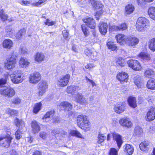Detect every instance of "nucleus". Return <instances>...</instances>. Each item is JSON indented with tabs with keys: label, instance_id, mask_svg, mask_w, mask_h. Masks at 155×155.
<instances>
[{
	"label": "nucleus",
	"instance_id": "obj_33",
	"mask_svg": "<svg viewBox=\"0 0 155 155\" xmlns=\"http://www.w3.org/2000/svg\"><path fill=\"white\" fill-rule=\"evenodd\" d=\"M117 43H121L122 42H125V40L127 38L124 35L121 34L118 35L116 36Z\"/></svg>",
	"mask_w": 155,
	"mask_h": 155
},
{
	"label": "nucleus",
	"instance_id": "obj_38",
	"mask_svg": "<svg viewBox=\"0 0 155 155\" xmlns=\"http://www.w3.org/2000/svg\"><path fill=\"white\" fill-rule=\"evenodd\" d=\"M70 134L73 136H74L81 139H84V137L79 132L76 130H71Z\"/></svg>",
	"mask_w": 155,
	"mask_h": 155
},
{
	"label": "nucleus",
	"instance_id": "obj_64",
	"mask_svg": "<svg viewBox=\"0 0 155 155\" xmlns=\"http://www.w3.org/2000/svg\"><path fill=\"white\" fill-rule=\"evenodd\" d=\"M9 154L10 155H17V152L15 150H12L10 151Z\"/></svg>",
	"mask_w": 155,
	"mask_h": 155
},
{
	"label": "nucleus",
	"instance_id": "obj_16",
	"mask_svg": "<svg viewBox=\"0 0 155 155\" xmlns=\"http://www.w3.org/2000/svg\"><path fill=\"white\" fill-rule=\"evenodd\" d=\"M127 26L125 23H122L119 26L113 25L109 27V30L112 31H123L127 29Z\"/></svg>",
	"mask_w": 155,
	"mask_h": 155
},
{
	"label": "nucleus",
	"instance_id": "obj_25",
	"mask_svg": "<svg viewBox=\"0 0 155 155\" xmlns=\"http://www.w3.org/2000/svg\"><path fill=\"white\" fill-rule=\"evenodd\" d=\"M32 130L34 133L38 132L40 130V127L38 122L35 120L33 121L31 124Z\"/></svg>",
	"mask_w": 155,
	"mask_h": 155
},
{
	"label": "nucleus",
	"instance_id": "obj_28",
	"mask_svg": "<svg viewBox=\"0 0 155 155\" xmlns=\"http://www.w3.org/2000/svg\"><path fill=\"white\" fill-rule=\"evenodd\" d=\"M3 46L5 48L11 49L13 46V42L10 39H5L3 42Z\"/></svg>",
	"mask_w": 155,
	"mask_h": 155
},
{
	"label": "nucleus",
	"instance_id": "obj_52",
	"mask_svg": "<svg viewBox=\"0 0 155 155\" xmlns=\"http://www.w3.org/2000/svg\"><path fill=\"white\" fill-rule=\"evenodd\" d=\"M118 150L114 148H111L110 149L109 155H117Z\"/></svg>",
	"mask_w": 155,
	"mask_h": 155
},
{
	"label": "nucleus",
	"instance_id": "obj_51",
	"mask_svg": "<svg viewBox=\"0 0 155 155\" xmlns=\"http://www.w3.org/2000/svg\"><path fill=\"white\" fill-rule=\"evenodd\" d=\"M47 0H39L38 2L32 3L31 5L33 6L40 7L41 4L45 2Z\"/></svg>",
	"mask_w": 155,
	"mask_h": 155
},
{
	"label": "nucleus",
	"instance_id": "obj_50",
	"mask_svg": "<svg viewBox=\"0 0 155 155\" xmlns=\"http://www.w3.org/2000/svg\"><path fill=\"white\" fill-rule=\"evenodd\" d=\"M134 132L136 135H140L143 133L142 129L139 126H136L135 127Z\"/></svg>",
	"mask_w": 155,
	"mask_h": 155
},
{
	"label": "nucleus",
	"instance_id": "obj_56",
	"mask_svg": "<svg viewBox=\"0 0 155 155\" xmlns=\"http://www.w3.org/2000/svg\"><path fill=\"white\" fill-rule=\"evenodd\" d=\"M20 51L22 54H25L27 53L28 50L25 46H21L20 48Z\"/></svg>",
	"mask_w": 155,
	"mask_h": 155
},
{
	"label": "nucleus",
	"instance_id": "obj_1",
	"mask_svg": "<svg viewBox=\"0 0 155 155\" xmlns=\"http://www.w3.org/2000/svg\"><path fill=\"white\" fill-rule=\"evenodd\" d=\"M78 125L82 129L88 130L90 127V123L86 116L83 115H78L77 118Z\"/></svg>",
	"mask_w": 155,
	"mask_h": 155
},
{
	"label": "nucleus",
	"instance_id": "obj_63",
	"mask_svg": "<svg viewBox=\"0 0 155 155\" xmlns=\"http://www.w3.org/2000/svg\"><path fill=\"white\" fill-rule=\"evenodd\" d=\"M96 53L95 52H92V53L90 54L89 55V56H88V57L91 59H94V57L95 56L94 54L96 55Z\"/></svg>",
	"mask_w": 155,
	"mask_h": 155
},
{
	"label": "nucleus",
	"instance_id": "obj_14",
	"mask_svg": "<svg viewBox=\"0 0 155 155\" xmlns=\"http://www.w3.org/2000/svg\"><path fill=\"white\" fill-rule=\"evenodd\" d=\"M119 123L122 126L128 128H130L132 126V124L130 120L127 118H123L119 120Z\"/></svg>",
	"mask_w": 155,
	"mask_h": 155
},
{
	"label": "nucleus",
	"instance_id": "obj_18",
	"mask_svg": "<svg viewBox=\"0 0 155 155\" xmlns=\"http://www.w3.org/2000/svg\"><path fill=\"white\" fill-rule=\"evenodd\" d=\"M100 32L103 35H105L107 32L108 25L106 23L101 22L98 25Z\"/></svg>",
	"mask_w": 155,
	"mask_h": 155
},
{
	"label": "nucleus",
	"instance_id": "obj_7",
	"mask_svg": "<svg viewBox=\"0 0 155 155\" xmlns=\"http://www.w3.org/2000/svg\"><path fill=\"white\" fill-rule=\"evenodd\" d=\"M38 96L40 97L42 96L46 92L48 87V85L45 81H42L38 84Z\"/></svg>",
	"mask_w": 155,
	"mask_h": 155
},
{
	"label": "nucleus",
	"instance_id": "obj_46",
	"mask_svg": "<svg viewBox=\"0 0 155 155\" xmlns=\"http://www.w3.org/2000/svg\"><path fill=\"white\" fill-rule=\"evenodd\" d=\"M138 56L141 58L147 61L149 60L150 59L149 55L144 53H141L139 54Z\"/></svg>",
	"mask_w": 155,
	"mask_h": 155
},
{
	"label": "nucleus",
	"instance_id": "obj_40",
	"mask_svg": "<svg viewBox=\"0 0 155 155\" xmlns=\"http://www.w3.org/2000/svg\"><path fill=\"white\" fill-rule=\"evenodd\" d=\"M107 46L109 49L112 51L117 50V47L114 43L111 41H108L107 43Z\"/></svg>",
	"mask_w": 155,
	"mask_h": 155
},
{
	"label": "nucleus",
	"instance_id": "obj_10",
	"mask_svg": "<svg viewBox=\"0 0 155 155\" xmlns=\"http://www.w3.org/2000/svg\"><path fill=\"white\" fill-rule=\"evenodd\" d=\"M138 38L133 36L127 37L125 40V43L128 45L134 47L139 43Z\"/></svg>",
	"mask_w": 155,
	"mask_h": 155
},
{
	"label": "nucleus",
	"instance_id": "obj_35",
	"mask_svg": "<svg viewBox=\"0 0 155 155\" xmlns=\"http://www.w3.org/2000/svg\"><path fill=\"white\" fill-rule=\"evenodd\" d=\"M125 152L129 155H131L134 152V148L133 147L128 144L125 145Z\"/></svg>",
	"mask_w": 155,
	"mask_h": 155
},
{
	"label": "nucleus",
	"instance_id": "obj_11",
	"mask_svg": "<svg viewBox=\"0 0 155 155\" xmlns=\"http://www.w3.org/2000/svg\"><path fill=\"white\" fill-rule=\"evenodd\" d=\"M126 109L125 103L123 102L118 103L114 105V110L117 113L120 114L124 111Z\"/></svg>",
	"mask_w": 155,
	"mask_h": 155
},
{
	"label": "nucleus",
	"instance_id": "obj_3",
	"mask_svg": "<svg viewBox=\"0 0 155 155\" xmlns=\"http://www.w3.org/2000/svg\"><path fill=\"white\" fill-rule=\"evenodd\" d=\"M16 55L12 53L11 57L7 59V61L5 64V68L10 70L14 68L17 63L16 59Z\"/></svg>",
	"mask_w": 155,
	"mask_h": 155
},
{
	"label": "nucleus",
	"instance_id": "obj_53",
	"mask_svg": "<svg viewBox=\"0 0 155 155\" xmlns=\"http://www.w3.org/2000/svg\"><path fill=\"white\" fill-rule=\"evenodd\" d=\"M81 28L82 31L84 35L86 36L88 35L89 32L87 28L85 25H82L81 26Z\"/></svg>",
	"mask_w": 155,
	"mask_h": 155
},
{
	"label": "nucleus",
	"instance_id": "obj_47",
	"mask_svg": "<svg viewBox=\"0 0 155 155\" xmlns=\"http://www.w3.org/2000/svg\"><path fill=\"white\" fill-rule=\"evenodd\" d=\"M42 104L41 102H39L35 105L33 109V112L35 113H37L41 109Z\"/></svg>",
	"mask_w": 155,
	"mask_h": 155
},
{
	"label": "nucleus",
	"instance_id": "obj_43",
	"mask_svg": "<svg viewBox=\"0 0 155 155\" xmlns=\"http://www.w3.org/2000/svg\"><path fill=\"white\" fill-rule=\"evenodd\" d=\"M148 20L145 17H140L138 18L137 23L143 24H148Z\"/></svg>",
	"mask_w": 155,
	"mask_h": 155
},
{
	"label": "nucleus",
	"instance_id": "obj_57",
	"mask_svg": "<svg viewBox=\"0 0 155 155\" xmlns=\"http://www.w3.org/2000/svg\"><path fill=\"white\" fill-rule=\"evenodd\" d=\"M56 22L54 21H51L50 20L47 19L46 21L45 22L46 25L48 26H51L54 25Z\"/></svg>",
	"mask_w": 155,
	"mask_h": 155
},
{
	"label": "nucleus",
	"instance_id": "obj_5",
	"mask_svg": "<svg viewBox=\"0 0 155 155\" xmlns=\"http://www.w3.org/2000/svg\"><path fill=\"white\" fill-rule=\"evenodd\" d=\"M10 134V133L8 132L7 135L5 136L0 137V145L1 146L6 148L10 146L11 140L12 139V137L9 135Z\"/></svg>",
	"mask_w": 155,
	"mask_h": 155
},
{
	"label": "nucleus",
	"instance_id": "obj_32",
	"mask_svg": "<svg viewBox=\"0 0 155 155\" xmlns=\"http://www.w3.org/2000/svg\"><path fill=\"white\" fill-rule=\"evenodd\" d=\"M14 122L16 126L18 127L19 129H21L23 127H25V123L24 121L18 119L17 117L15 118Z\"/></svg>",
	"mask_w": 155,
	"mask_h": 155
},
{
	"label": "nucleus",
	"instance_id": "obj_54",
	"mask_svg": "<svg viewBox=\"0 0 155 155\" xmlns=\"http://www.w3.org/2000/svg\"><path fill=\"white\" fill-rule=\"evenodd\" d=\"M21 100L18 97L14 98L12 101V103L15 104H18L21 102Z\"/></svg>",
	"mask_w": 155,
	"mask_h": 155
},
{
	"label": "nucleus",
	"instance_id": "obj_22",
	"mask_svg": "<svg viewBox=\"0 0 155 155\" xmlns=\"http://www.w3.org/2000/svg\"><path fill=\"white\" fill-rule=\"evenodd\" d=\"M54 114V111L53 110L48 112L43 117V121L48 122L51 120Z\"/></svg>",
	"mask_w": 155,
	"mask_h": 155
},
{
	"label": "nucleus",
	"instance_id": "obj_24",
	"mask_svg": "<svg viewBox=\"0 0 155 155\" xmlns=\"http://www.w3.org/2000/svg\"><path fill=\"white\" fill-rule=\"evenodd\" d=\"M59 106L62 107L64 110L69 111L72 108V105L67 101L61 102L59 104Z\"/></svg>",
	"mask_w": 155,
	"mask_h": 155
},
{
	"label": "nucleus",
	"instance_id": "obj_2",
	"mask_svg": "<svg viewBox=\"0 0 155 155\" xmlns=\"http://www.w3.org/2000/svg\"><path fill=\"white\" fill-rule=\"evenodd\" d=\"M22 71L20 70L14 71L10 75L11 79L14 83L17 84L22 82L23 79L22 77Z\"/></svg>",
	"mask_w": 155,
	"mask_h": 155
},
{
	"label": "nucleus",
	"instance_id": "obj_21",
	"mask_svg": "<svg viewBox=\"0 0 155 155\" xmlns=\"http://www.w3.org/2000/svg\"><path fill=\"white\" fill-rule=\"evenodd\" d=\"M117 78L120 82L124 81L127 82V81L128 76L127 73L122 72L117 74Z\"/></svg>",
	"mask_w": 155,
	"mask_h": 155
},
{
	"label": "nucleus",
	"instance_id": "obj_55",
	"mask_svg": "<svg viewBox=\"0 0 155 155\" xmlns=\"http://www.w3.org/2000/svg\"><path fill=\"white\" fill-rule=\"evenodd\" d=\"M16 138L17 139H20L22 137V133L19 130H17L15 133Z\"/></svg>",
	"mask_w": 155,
	"mask_h": 155
},
{
	"label": "nucleus",
	"instance_id": "obj_6",
	"mask_svg": "<svg viewBox=\"0 0 155 155\" xmlns=\"http://www.w3.org/2000/svg\"><path fill=\"white\" fill-rule=\"evenodd\" d=\"M70 77L69 74H66L62 77H60L58 80V85L61 87L66 86L69 82Z\"/></svg>",
	"mask_w": 155,
	"mask_h": 155
},
{
	"label": "nucleus",
	"instance_id": "obj_41",
	"mask_svg": "<svg viewBox=\"0 0 155 155\" xmlns=\"http://www.w3.org/2000/svg\"><path fill=\"white\" fill-rule=\"evenodd\" d=\"M5 111L6 113L7 114H8L11 116L12 115L16 116L17 115L18 112L17 110L14 109H11L9 108H6Z\"/></svg>",
	"mask_w": 155,
	"mask_h": 155
},
{
	"label": "nucleus",
	"instance_id": "obj_37",
	"mask_svg": "<svg viewBox=\"0 0 155 155\" xmlns=\"http://www.w3.org/2000/svg\"><path fill=\"white\" fill-rule=\"evenodd\" d=\"M147 86L149 89H155V79H150L147 82Z\"/></svg>",
	"mask_w": 155,
	"mask_h": 155
},
{
	"label": "nucleus",
	"instance_id": "obj_45",
	"mask_svg": "<svg viewBox=\"0 0 155 155\" xmlns=\"http://www.w3.org/2000/svg\"><path fill=\"white\" fill-rule=\"evenodd\" d=\"M106 138V136L103 134H99L97 138V142L98 143H101L105 140Z\"/></svg>",
	"mask_w": 155,
	"mask_h": 155
},
{
	"label": "nucleus",
	"instance_id": "obj_8",
	"mask_svg": "<svg viewBox=\"0 0 155 155\" xmlns=\"http://www.w3.org/2000/svg\"><path fill=\"white\" fill-rule=\"evenodd\" d=\"M127 63L129 66L134 70L140 71L142 69L139 62L136 60H130L127 61Z\"/></svg>",
	"mask_w": 155,
	"mask_h": 155
},
{
	"label": "nucleus",
	"instance_id": "obj_59",
	"mask_svg": "<svg viewBox=\"0 0 155 155\" xmlns=\"http://www.w3.org/2000/svg\"><path fill=\"white\" fill-rule=\"evenodd\" d=\"M103 13V11L101 9L96 12L95 14V16L97 20H98L99 19L98 17H99V16L101 15Z\"/></svg>",
	"mask_w": 155,
	"mask_h": 155
},
{
	"label": "nucleus",
	"instance_id": "obj_20",
	"mask_svg": "<svg viewBox=\"0 0 155 155\" xmlns=\"http://www.w3.org/2000/svg\"><path fill=\"white\" fill-rule=\"evenodd\" d=\"M80 90L81 88L79 86L72 85L67 87V92L68 94H74L75 93Z\"/></svg>",
	"mask_w": 155,
	"mask_h": 155
},
{
	"label": "nucleus",
	"instance_id": "obj_4",
	"mask_svg": "<svg viewBox=\"0 0 155 155\" xmlns=\"http://www.w3.org/2000/svg\"><path fill=\"white\" fill-rule=\"evenodd\" d=\"M15 92L14 89L10 87H5L0 90V94L8 98H11L15 95Z\"/></svg>",
	"mask_w": 155,
	"mask_h": 155
},
{
	"label": "nucleus",
	"instance_id": "obj_61",
	"mask_svg": "<svg viewBox=\"0 0 155 155\" xmlns=\"http://www.w3.org/2000/svg\"><path fill=\"white\" fill-rule=\"evenodd\" d=\"M39 136L40 137L43 139H45L47 136V134L44 132H41L39 133Z\"/></svg>",
	"mask_w": 155,
	"mask_h": 155
},
{
	"label": "nucleus",
	"instance_id": "obj_9",
	"mask_svg": "<svg viewBox=\"0 0 155 155\" xmlns=\"http://www.w3.org/2000/svg\"><path fill=\"white\" fill-rule=\"evenodd\" d=\"M41 79V75L38 72H35L31 74L29 77V81L30 83L35 84Z\"/></svg>",
	"mask_w": 155,
	"mask_h": 155
},
{
	"label": "nucleus",
	"instance_id": "obj_48",
	"mask_svg": "<svg viewBox=\"0 0 155 155\" xmlns=\"http://www.w3.org/2000/svg\"><path fill=\"white\" fill-rule=\"evenodd\" d=\"M0 18L3 21H5L8 18L7 15L4 13L3 10H1L0 12Z\"/></svg>",
	"mask_w": 155,
	"mask_h": 155
},
{
	"label": "nucleus",
	"instance_id": "obj_34",
	"mask_svg": "<svg viewBox=\"0 0 155 155\" xmlns=\"http://www.w3.org/2000/svg\"><path fill=\"white\" fill-rule=\"evenodd\" d=\"M148 13L150 18L155 20V8L154 7H150L148 9Z\"/></svg>",
	"mask_w": 155,
	"mask_h": 155
},
{
	"label": "nucleus",
	"instance_id": "obj_17",
	"mask_svg": "<svg viewBox=\"0 0 155 155\" xmlns=\"http://www.w3.org/2000/svg\"><path fill=\"white\" fill-rule=\"evenodd\" d=\"M83 21L88 27L91 29L95 28L96 26V23L94 20L91 17L88 18L84 19Z\"/></svg>",
	"mask_w": 155,
	"mask_h": 155
},
{
	"label": "nucleus",
	"instance_id": "obj_26",
	"mask_svg": "<svg viewBox=\"0 0 155 155\" xmlns=\"http://www.w3.org/2000/svg\"><path fill=\"white\" fill-rule=\"evenodd\" d=\"M144 76L147 78H151L154 77L155 72L152 69L147 68L144 72Z\"/></svg>",
	"mask_w": 155,
	"mask_h": 155
},
{
	"label": "nucleus",
	"instance_id": "obj_13",
	"mask_svg": "<svg viewBox=\"0 0 155 155\" xmlns=\"http://www.w3.org/2000/svg\"><path fill=\"white\" fill-rule=\"evenodd\" d=\"M113 140L116 142L119 150L121 147L123 142L122 137L118 133H114L112 134Z\"/></svg>",
	"mask_w": 155,
	"mask_h": 155
},
{
	"label": "nucleus",
	"instance_id": "obj_29",
	"mask_svg": "<svg viewBox=\"0 0 155 155\" xmlns=\"http://www.w3.org/2000/svg\"><path fill=\"white\" fill-rule=\"evenodd\" d=\"M134 10V8L132 4H128L125 8V14L126 15H129L132 13Z\"/></svg>",
	"mask_w": 155,
	"mask_h": 155
},
{
	"label": "nucleus",
	"instance_id": "obj_15",
	"mask_svg": "<svg viewBox=\"0 0 155 155\" xmlns=\"http://www.w3.org/2000/svg\"><path fill=\"white\" fill-rule=\"evenodd\" d=\"M155 119V107L151 108L147 112V114L146 120L150 121L154 120Z\"/></svg>",
	"mask_w": 155,
	"mask_h": 155
},
{
	"label": "nucleus",
	"instance_id": "obj_39",
	"mask_svg": "<svg viewBox=\"0 0 155 155\" xmlns=\"http://www.w3.org/2000/svg\"><path fill=\"white\" fill-rule=\"evenodd\" d=\"M149 48L153 51H155V38H152L149 41Z\"/></svg>",
	"mask_w": 155,
	"mask_h": 155
},
{
	"label": "nucleus",
	"instance_id": "obj_12",
	"mask_svg": "<svg viewBox=\"0 0 155 155\" xmlns=\"http://www.w3.org/2000/svg\"><path fill=\"white\" fill-rule=\"evenodd\" d=\"M75 101L76 102L82 105H86L88 104V101L81 93H78L75 95Z\"/></svg>",
	"mask_w": 155,
	"mask_h": 155
},
{
	"label": "nucleus",
	"instance_id": "obj_19",
	"mask_svg": "<svg viewBox=\"0 0 155 155\" xmlns=\"http://www.w3.org/2000/svg\"><path fill=\"white\" fill-rule=\"evenodd\" d=\"M34 59L35 61L38 63H41L45 61V56L44 54L41 52H38L34 56Z\"/></svg>",
	"mask_w": 155,
	"mask_h": 155
},
{
	"label": "nucleus",
	"instance_id": "obj_49",
	"mask_svg": "<svg viewBox=\"0 0 155 155\" xmlns=\"http://www.w3.org/2000/svg\"><path fill=\"white\" fill-rule=\"evenodd\" d=\"M117 65H118L121 67L124 66V60L121 57L118 58L116 60Z\"/></svg>",
	"mask_w": 155,
	"mask_h": 155
},
{
	"label": "nucleus",
	"instance_id": "obj_62",
	"mask_svg": "<svg viewBox=\"0 0 155 155\" xmlns=\"http://www.w3.org/2000/svg\"><path fill=\"white\" fill-rule=\"evenodd\" d=\"M92 51L91 50L87 49L85 51V52L86 55L88 56L90 54L92 53Z\"/></svg>",
	"mask_w": 155,
	"mask_h": 155
},
{
	"label": "nucleus",
	"instance_id": "obj_60",
	"mask_svg": "<svg viewBox=\"0 0 155 155\" xmlns=\"http://www.w3.org/2000/svg\"><path fill=\"white\" fill-rule=\"evenodd\" d=\"M62 34L64 38L67 40H68V32L66 30H64L62 31Z\"/></svg>",
	"mask_w": 155,
	"mask_h": 155
},
{
	"label": "nucleus",
	"instance_id": "obj_42",
	"mask_svg": "<svg viewBox=\"0 0 155 155\" xmlns=\"http://www.w3.org/2000/svg\"><path fill=\"white\" fill-rule=\"evenodd\" d=\"M26 31V30L25 28L20 30L16 35V38L18 39H21L22 36L25 35Z\"/></svg>",
	"mask_w": 155,
	"mask_h": 155
},
{
	"label": "nucleus",
	"instance_id": "obj_44",
	"mask_svg": "<svg viewBox=\"0 0 155 155\" xmlns=\"http://www.w3.org/2000/svg\"><path fill=\"white\" fill-rule=\"evenodd\" d=\"M91 4L95 9L101 8L103 6L100 2L97 1H93V2H92Z\"/></svg>",
	"mask_w": 155,
	"mask_h": 155
},
{
	"label": "nucleus",
	"instance_id": "obj_58",
	"mask_svg": "<svg viewBox=\"0 0 155 155\" xmlns=\"http://www.w3.org/2000/svg\"><path fill=\"white\" fill-rule=\"evenodd\" d=\"M8 75L5 77V79L2 78L0 79V86L6 84L8 79Z\"/></svg>",
	"mask_w": 155,
	"mask_h": 155
},
{
	"label": "nucleus",
	"instance_id": "obj_31",
	"mask_svg": "<svg viewBox=\"0 0 155 155\" xmlns=\"http://www.w3.org/2000/svg\"><path fill=\"white\" fill-rule=\"evenodd\" d=\"M136 26L138 31H143L148 27L149 25L148 24H143L136 22Z\"/></svg>",
	"mask_w": 155,
	"mask_h": 155
},
{
	"label": "nucleus",
	"instance_id": "obj_23",
	"mask_svg": "<svg viewBox=\"0 0 155 155\" xmlns=\"http://www.w3.org/2000/svg\"><path fill=\"white\" fill-rule=\"evenodd\" d=\"M127 102L131 107L134 108L137 107L136 97L131 96L129 97L127 99Z\"/></svg>",
	"mask_w": 155,
	"mask_h": 155
},
{
	"label": "nucleus",
	"instance_id": "obj_30",
	"mask_svg": "<svg viewBox=\"0 0 155 155\" xmlns=\"http://www.w3.org/2000/svg\"><path fill=\"white\" fill-rule=\"evenodd\" d=\"M149 142L147 141H145L141 143L139 145L140 150L144 151L148 150L149 148Z\"/></svg>",
	"mask_w": 155,
	"mask_h": 155
},
{
	"label": "nucleus",
	"instance_id": "obj_27",
	"mask_svg": "<svg viewBox=\"0 0 155 155\" xmlns=\"http://www.w3.org/2000/svg\"><path fill=\"white\" fill-rule=\"evenodd\" d=\"M19 63L22 68L28 67L30 64V62L27 59L22 57L20 59Z\"/></svg>",
	"mask_w": 155,
	"mask_h": 155
},
{
	"label": "nucleus",
	"instance_id": "obj_36",
	"mask_svg": "<svg viewBox=\"0 0 155 155\" xmlns=\"http://www.w3.org/2000/svg\"><path fill=\"white\" fill-rule=\"evenodd\" d=\"M134 82L138 87H141L142 84L141 77L139 75H136L134 78Z\"/></svg>",
	"mask_w": 155,
	"mask_h": 155
}]
</instances>
